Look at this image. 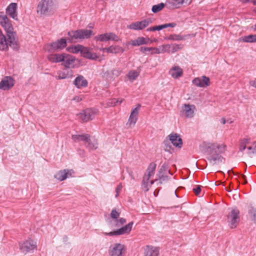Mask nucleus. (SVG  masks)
<instances>
[{
  "label": "nucleus",
  "mask_w": 256,
  "mask_h": 256,
  "mask_svg": "<svg viewBox=\"0 0 256 256\" xmlns=\"http://www.w3.org/2000/svg\"><path fill=\"white\" fill-rule=\"evenodd\" d=\"M152 22V20L148 18L140 22H136L128 26V28L134 30H142L147 27Z\"/></svg>",
  "instance_id": "nucleus-14"
},
{
  "label": "nucleus",
  "mask_w": 256,
  "mask_h": 256,
  "mask_svg": "<svg viewBox=\"0 0 256 256\" xmlns=\"http://www.w3.org/2000/svg\"><path fill=\"white\" fill-rule=\"evenodd\" d=\"M139 106H140L134 108L132 111L128 122L126 124V125L128 126V128L133 127L136 122L138 114Z\"/></svg>",
  "instance_id": "nucleus-18"
},
{
  "label": "nucleus",
  "mask_w": 256,
  "mask_h": 256,
  "mask_svg": "<svg viewBox=\"0 0 256 256\" xmlns=\"http://www.w3.org/2000/svg\"><path fill=\"white\" fill-rule=\"evenodd\" d=\"M151 49V48L141 47L140 50L141 52L148 54H150Z\"/></svg>",
  "instance_id": "nucleus-44"
},
{
  "label": "nucleus",
  "mask_w": 256,
  "mask_h": 256,
  "mask_svg": "<svg viewBox=\"0 0 256 256\" xmlns=\"http://www.w3.org/2000/svg\"><path fill=\"white\" fill-rule=\"evenodd\" d=\"M193 84L197 86L206 87L210 84V78L206 76L196 78L192 80Z\"/></svg>",
  "instance_id": "nucleus-19"
},
{
  "label": "nucleus",
  "mask_w": 256,
  "mask_h": 256,
  "mask_svg": "<svg viewBox=\"0 0 256 256\" xmlns=\"http://www.w3.org/2000/svg\"><path fill=\"white\" fill-rule=\"evenodd\" d=\"M126 222V220L124 218H121L120 219L118 222L120 224H123Z\"/></svg>",
  "instance_id": "nucleus-59"
},
{
  "label": "nucleus",
  "mask_w": 256,
  "mask_h": 256,
  "mask_svg": "<svg viewBox=\"0 0 256 256\" xmlns=\"http://www.w3.org/2000/svg\"><path fill=\"white\" fill-rule=\"evenodd\" d=\"M139 76V72L136 70H131L127 74V77L130 82H133Z\"/></svg>",
  "instance_id": "nucleus-38"
},
{
  "label": "nucleus",
  "mask_w": 256,
  "mask_h": 256,
  "mask_svg": "<svg viewBox=\"0 0 256 256\" xmlns=\"http://www.w3.org/2000/svg\"><path fill=\"white\" fill-rule=\"evenodd\" d=\"M184 46V45L183 44H177V50H179V49H182Z\"/></svg>",
  "instance_id": "nucleus-60"
},
{
  "label": "nucleus",
  "mask_w": 256,
  "mask_h": 256,
  "mask_svg": "<svg viewBox=\"0 0 256 256\" xmlns=\"http://www.w3.org/2000/svg\"><path fill=\"white\" fill-rule=\"evenodd\" d=\"M90 28H93V26H90Z\"/></svg>",
  "instance_id": "nucleus-64"
},
{
  "label": "nucleus",
  "mask_w": 256,
  "mask_h": 256,
  "mask_svg": "<svg viewBox=\"0 0 256 256\" xmlns=\"http://www.w3.org/2000/svg\"><path fill=\"white\" fill-rule=\"evenodd\" d=\"M77 116L78 118L82 120V122H87L89 121V118L87 114L86 110L77 114Z\"/></svg>",
  "instance_id": "nucleus-35"
},
{
  "label": "nucleus",
  "mask_w": 256,
  "mask_h": 256,
  "mask_svg": "<svg viewBox=\"0 0 256 256\" xmlns=\"http://www.w3.org/2000/svg\"><path fill=\"white\" fill-rule=\"evenodd\" d=\"M248 142V140L246 139L244 140L242 142H241L240 146V150L241 152H243L246 148V144Z\"/></svg>",
  "instance_id": "nucleus-42"
},
{
  "label": "nucleus",
  "mask_w": 256,
  "mask_h": 256,
  "mask_svg": "<svg viewBox=\"0 0 256 256\" xmlns=\"http://www.w3.org/2000/svg\"><path fill=\"white\" fill-rule=\"evenodd\" d=\"M193 191L196 195L198 196L201 191V186H196V188H193Z\"/></svg>",
  "instance_id": "nucleus-49"
},
{
  "label": "nucleus",
  "mask_w": 256,
  "mask_h": 256,
  "mask_svg": "<svg viewBox=\"0 0 256 256\" xmlns=\"http://www.w3.org/2000/svg\"><path fill=\"white\" fill-rule=\"evenodd\" d=\"M150 54H160L165 52H170L171 49H172V52H174V46L171 44H166L160 46L158 48H151Z\"/></svg>",
  "instance_id": "nucleus-17"
},
{
  "label": "nucleus",
  "mask_w": 256,
  "mask_h": 256,
  "mask_svg": "<svg viewBox=\"0 0 256 256\" xmlns=\"http://www.w3.org/2000/svg\"><path fill=\"white\" fill-rule=\"evenodd\" d=\"M183 39V38L182 36L177 35V40H182Z\"/></svg>",
  "instance_id": "nucleus-62"
},
{
  "label": "nucleus",
  "mask_w": 256,
  "mask_h": 256,
  "mask_svg": "<svg viewBox=\"0 0 256 256\" xmlns=\"http://www.w3.org/2000/svg\"><path fill=\"white\" fill-rule=\"evenodd\" d=\"M89 134H72V139L75 142H78L80 141L86 142V140H88Z\"/></svg>",
  "instance_id": "nucleus-32"
},
{
  "label": "nucleus",
  "mask_w": 256,
  "mask_h": 256,
  "mask_svg": "<svg viewBox=\"0 0 256 256\" xmlns=\"http://www.w3.org/2000/svg\"><path fill=\"white\" fill-rule=\"evenodd\" d=\"M176 2V0H168L167 1L166 4L170 8L172 6H174Z\"/></svg>",
  "instance_id": "nucleus-51"
},
{
  "label": "nucleus",
  "mask_w": 256,
  "mask_h": 256,
  "mask_svg": "<svg viewBox=\"0 0 256 256\" xmlns=\"http://www.w3.org/2000/svg\"><path fill=\"white\" fill-rule=\"evenodd\" d=\"M182 72V70L177 66V77L181 76Z\"/></svg>",
  "instance_id": "nucleus-52"
},
{
  "label": "nucleus",
  "mask_w": 256,
  "mask_h": 256,
  "mask_svg": "<svg viewBox=\"0 0 256 256\" xmlns=\"http://www.w3.org/2000/svg\"><path fill=\"white\" fill-rule=\"evenodd\" d=\"M240 178L243 180V184H246L247 183V181L246 180V176L244 174H241Z\"/></svg>",
  "instance_id": "nucleus-53"
},
{
  "label": "nucleus",
  "mask_w": 256,
  "mask_h": 256,
  "mask_svg": "<svg viewBox=\"0 0 256 256\" xmlns=\"http://www.w3.org/2000/svg\"><path fill=\"white\" fill-rule=\"evenodd\" d=\"M239 220V210L236 208L232 209L228 215V221L231 228L236 227Z\"/></svg>",
  "instance_id": "nucleus-9"
},
{
  "label": "nucleus",
  "mask_w": 256,
  "mask_h": 256,
  "mask_svg": "<svg viewBox=\"0 0 256 256\" xmlns=\"http://www.w3.org/2000/svg\"><path fill=\"white\" fill-rule=\"evenodd\" d=\"M156 168V164L154 162H151L147 169L146 173L143 178V186L145 190L148 191L150 186L154 184L153 178Z\"/></svg>",
  "instance_id": "nucleus-5"
},
{
  "label": "nucleus",
  "mask_w": 256,
  "mask_h": 256,
  "mask_svg": "<svg viewBox=\"0 0 256 256\" xmlns=\"http://www.w3.org/2000/svg\"><path fill=\"white\" fill-rule=\"evenodd\" d=\"M68 35L72 40H76L78 42H80L90 38L92 36L94 35V33L92 30L79 29L76 30L69 32Z\"/></svg>",
  "instance_id": "nucleus-6"
},
{
  "label": "nucleus",
  "mask_w": 256,
  "mask_h": 256,
  "mask_svg": "<svg viewBox=\"0 0 256 256\" xmlns=\"http://www.w3.org/2000/svg\"><path fill=\"white\" fill-rule=\"evenodd\" d=\"M82 100V98L79 96H76L73 98V100H74L76 102H79Z\"/></svg>",
  "instance_id": "nucleus-55"
},
{
  "label": "nucleus",
  "mask_w": 256,
  "mask_h": 256,
  "mask_svg": "<svg viewBox=\"0 0 256 256\" xmlns=\"http://www.w3.org/2000/svg\"><path fill=\"white\" fill-rule=\"evenodd\" d=\"M8 46L14 48H16V40H14V42L13 44L10 45V44L9 42V37H8V39L6 40V36L3 34L2 32L0 30V50H6Z\"/></svg>",
  "instance_id": "nucleus-16"
},
{
  "label": "nucleus",
  "mask_w": 256,
  "mask_h": 256,
  "mask_svg": "<svg viewBox=\"0 0 256 256\" xmlns=\"http://www.w3.org/2000/svg\"><path fill=\"white\" fill-rule=\"evenodd\" d=\"M88 84L87 80L81 75L77 76L74 82V84L78 88L86 87L88 86Z\"/></svg>",
  "instance_id": "nucleus-27"
},
{
  "label": "nucleus",
  "mask_w": 256,
  "mask_h": 256,
  "mask_svg": "<svg viewBox=\"0 0 256 256\" xmlns=\"http://www.w3.org/2000/svg\"><path fill=\"white\" fill-rule=\"evenodd\" d=\"M0 24L6 31L7 36L9 37V42L10 45L13 44L14 42L13 26L10 20L8 18L6 15L4 14L2 12H1L0 14Z\"/></svg>",
  "instance_id": "nucleus-3"
},
{
  "label": "nucleus",
  "mask_w": 256,
  "mask_h": 256,
  "mask_svg": "<svg viewBox=\"0 0 256 256\" xmlns=\"http://www.w3.org/2000/svg\"><path fill=\"white\" fill-rule=\"evenodd\" d=\"M66 46V41L65 38H62L45 46V49L48 52H54L62 50Z\"/></svg>",
  "instance_id": "nucleus-8"
},
{
  "label": "nucleus",
  "mask_w": 256,
  "mask_h": 256,
  "mask_svg": "<svg viewBox=\"0 0 256 256\" xmlns=\"http://www.w3.org/2000/svg\"><path fill=\"white\" fill-rule=\"evenodd\" d=\"M250 86L256 88V80H250Z\"/></svg>",
  "instance_id": "nucleus-58"
},
{
  "label": "nucleus",
  "mask_w": 256,
  "mask_h": 256,
  "mask_svg": "<svg viewBox=\"0 0 256 256\" xmlns=\"http://www.w3.org/2000/svg\"><path fill=\"white\" fill-rule=\"evenodd\" d=\"M151 42H152V41L148 38L138 37L136 39L132 40L130 44L133 46H139Z\"/></svg>",
  "instance_id": "nucleus-26"
},
{
  "label": "nucleus",
  "mask_w": 256,
  "mask_h": 256,
  "mask_svg": "<svg viewBox=\"0 0 256 256\" xmlns=\"http://www.w3.org/2000/svg\"><path fill=\"white\" fill-rule=\"evenodd\" d=\"M6 13L14 20H18L17 4L11 3L6 9Z\"/></svg>",
  "instance_id": "nucleus-20"
},
{
  "label": "nucleus",
  "mask_w": 256,
  "mask_h": 256,
  "mask_svg": "<svg viewBox=\"0 0 256 256\" xmlns=\"http://www.w3.org/2000/svg\"><path fill=\"white\" fill-rule=\"evenodd\" d=\"M192 0H177V8L190 4Z\"/></svg>",
  "instance_id": "nucleus-41"
},
{
  "label": "nucleus",
  "mask_w": 256,
  "mask_h": 256,
  "mask_svg": "<svg viewBox=\"0 0 256 256\" xmlns=\"http://www.w3.org/2000/svg\"><path fill=\"white\" fill-rule=\"evenodd\" d=\"M176 36L175 35H170L166 38H165L166 40H174Z\"/></svg>",
  "instance_id": "nucleus-54"
},
{
  "label": "nucleus",
  "mask_w": 256,
  "mask_h": 256,
  "mask_svg": "<svg viewBox=\"0 0 256 256\" xmlns=\"http://www.w3.org/2000/svg\"><path fill=\"white\" fill-rule=\"evenodd\" d=\"M165 4L164 3H160L152 6V10L154 13H157L161 11L164 7Z\"/></svg>",
  "instance_id": "nucleus-39"
},
{
  "label": "nucleus",
  "mask_w": 256,
  "mask_h": 256,
  "mask_svg": "<svg viewBox=\"0 0 256 256\" xmlns=\"http://www.w3.org/2000/svg\"><path fill=\"white\" fill-rule=\"evenodd\" d=\"M176 26L175 23H169L166 24L162 25L157 26L153 27H150L148 28L146 30L147 31H155V30H160L163 28H168L169 27L174 28Z\"/></svg>",
  "instance_id": "nucleus-31"
},
{
  "label": "nucleus",
  "mask_w": 256,
  "mask_h": 256,
  "mask_svg": "<svg viewBox=\"0 0 256 256\" xmlns=\"http://www.w3.org/2000/svg\"><path fill=\"white\" fill-rule=\"evenodd\" d=\"M248 154L250 156H252V155L256 154V142L252 144V146L248 147Z\"/></svg>",
  "instance_id": "nucleus-40"
},
{
  "label": "nucleus",
  "mask_w": 256,
  "mask_h": 256,
  "mask_svg": "<svg viewBox=\"0 0 256 256\" xmlns=\"http://www.w3.org/2000/svg\"><path fill=\"white\" fill-rule=\"evenodd\" d=\"M122 70L118 68H115L112 70L110 72H108L104 74V76L108 80H112L118 77L121 74Z\"/></svg>",
  "instance_id": "nucleus-25"
},
{
  "label": "nucleus",
  "mask_w": 256,
  "mask_h": 256,
  "mask_svg": "<svg viewBox=\"0 0 256 256\" xmlns=\"http://www.w3.org/2000/svg\"><path fill=\"white\" fill-rule=\"evenodd\" d=\"M103 52H106L108 53L118 54L122 53L124 52V50L122 47L118 46H112L108 48H105L100 49Z\"/></svg>",
  "instance_id": "nucleus-24"
},
{
  "label": "nucleus",
  "mask_w": 256,
  "mask_h": 256,
  "mask_svg": "<svg viewBox=\"0 0 256 256\" xmlns=\"http://www.w3.org/2000/svg\"><path fill=\"white\" fill-rule=\"evenodd\" d=\"M249 214L252 216V220L254 222H256V210L254 208H251L249 210Z\"/></svg>",
  "instance_id": "nucleus-43"
},
{
  "label": "nucleus",
  "mask_w": 256,
  "mask_h": 256,
  "mask_svg": "<svg viewBox=\"0 0 256 256\" xmlns=\"http://www.w3.org/2000/svg\"><path fill=\"white\" fill-rule=\"evenodd\" d=\"M72 172V170H62L55 174L54 178L60 181H62L70 176Z\"/></svg>",
  "instance_id": "nucleus-22"
},
{
  "label": "nucleus",
  "mask_w": 256,
  "mask_h": 256,
  "mask_svg": "<svg viewBox=\"0 0 256 256\" xmlns=\"http://www.w3.org/2000/svg\"><path fill=\"white\" fill-rule=\"evenodd\" d=\"M86 110L89 120H92L98 112V110L96 109L87 108Z\"/></svg>",
  "instance_id": "nucleus-37"
},
{
  "label": "nucleus",
  "mask_w": 256,
  "mask_h": 256,
  "mask_svg": "<svg viewBox=\"0 0 256 256\" xmlns=\"http://www.w3.org/2000/svg\"><path fill=\"white\" fill-rule=\"evenodd\" d=\"M122 186L121 184H120L116 187V198L118 197V196L122 189Z\"/></svg>",
  "instance_id": "nucleus-47"
},
{
  "label": "nucleus",
  "mask_w": 256,
  "mask_h": 256,
  "mask_svg": "<svg viewBox=\"0 0 256 256\" xmlns=\"http://www.w3.org/2000/svg\"><path fill=\"white\" fill-rule=\"evenodd\" d=\"M125 247L121 244H114L110 246L108 254L110 256H122L124 251Z\"/></svg>",
  "instance_id": "nucleus-10"
},
{
  "label": "nucleus",
  "mask_w": 256,
  "mask_h": 256,
  "mask_svg": "<svg viewBox=\"0 0 256 256\" xmlns=\"http://www.w3.org/2000/svg\"><path fill=\"white\" fill-rule=\"evenodd\" d=\"M119 216V213L116 210H112L110 214V216L112 218L116 219L118 218Z\"/></svg>",
  "instance_id": "nucleus-45"
},
{
  "label": "nucleus",
  "mask_w": 256,
  "mask_h": 256,
  "mask_svg": "<svg viewBox=\"0 0 256 256\" xmlns=\"http://www.w3.org/2000/svg\"><path fill=\"white\" fill-rule=\"evenodd\" d=\"M250 86L256 88V80H250Z\"/></svg>",
  "instance_id": "nucleus-57"
},
{
  "label": "nucleus",
  "mask_w": 256,
  "mask_h": 256,
  "mask_svg": "<svg viewBox=\"0 0 256 256\" xmlns=\"http://www.w3.org/2000/svg\"><path fill=\"white\" fill-rule=\"evenodd\" d=\"M87 145L86 146L90 150H96L98 147V144L97 141L94 140L92 142L90 140V136H88V140H86L85 142Z\"/></svg>",
  "instance_id": "nucleus-33"
},
{
  "label": "nucleus",
  "mask_w": 256,
  "mask_h": 256,
  "mask_svg": "<svg viewBox=\"0 0 256 256\" xmlns=\"http://www.w3.org/2000/svg\"><path fill=\"white\" fill-rule=\"evenodd\" d=\"M183 144L182 140L180 135L177 134V148H180Z\"/></svg>",
  "instance_id": "nucleus-46"
},
{
  "label": "nucleus",
  "mask_w": 256,
  "mask_h": 256,
  "mask_svg": "<svg viewBox=\"0 0 256 256\" xmlns=\"http://www.w3.org/2000/svg\"><path fill=\"white\" fill-rule=\"evenodd\" d=\"M170 74L174 78H176V66H174L170 70Z\"/></svg>",
  "instance_id": "nucleus-48"
},
{
  "label": "nucleus",
  "mask_w": 256,
  "mask_h": 256,
  "mask_svg": "<svg viewBox=\"0 0 256 256\" xmlns=\"http://www.w3.org/2000/svg\"><path fill=\"white\" fill-rule=\"evenodd\" d=\"M14 84V80L11 76H5L0 82V89L7 90L11 88Z\"/></svg>",
  "instance_id": "nucleus-15"
},
{
  "label": "nucleus",
  "mask_w": 256,
  "mask_h": 256,
  "mask_svg": "<svg viewBox=\"0 0 256 256\" xmlns=\"http://www.w3.org/2000/svg\"><path fill=\"white\" fill-rule=\"evenodd\" d=\"M76 58L72 55L64 54L62 65L66 68H74Z\"/></svg>",
  "instance_id": "nucleus-21"
},
{
  "label": "nucleus",
  "mask_w": 256,
  "mask_h": 256,
  "mask_svg": "<svg viewBox=\"0 0 256 256\" xmlns=\"http://www.w3.org/2000/svg\"><path fill=\"white\" fill-rule=\"evenodd\" d=\"M242 40L246 42H256V34H250L244 36L241 38Z\"/></svg>",
  "instance_id": "nucleus-36"
},
{
  "label": "nucleus",
  "mask_w": 256,
  "mask_h": 256,
  "mask_svg": "<svg viewBox=\"0 0 256 256\" xmlns=\"http://www.w3.org/2000/svg\"><path fill=\"white\" fill-rule=\"evenodd\" d=\"M219 148L220 146L216 144H212L208 146L206 150L207 158L212 165L222 162L223 158L220 155V152L217 151V149Z\"/></svg>",
  "instance_id": "nucleus-2"
},
{
  "label": "nucleus",
  "mask_w": 256,
  "mask_h": 256,
  "mask_svg": "<svg viewBox=\"0 0 256 256\" xmlns=\"http://www.w3.org/2000/svg\"><path fill=\"white\" fill-rule=\"evenodd\" d=\"M134 224L133 222H129L128 224L120 228L118 230L111 232L108 233L106 232L105 235L112 236H118L122 235L124 234H128L132 230V226Z\"/></svg>",
  "instance_id": "nucleus-11"
},
{
  "label": "nucleus",
  "mask_w": 256,
  "mask_h": 256,
  "mask_svg": "<svg viewBox=\"0 0 256 256\" xmlns=\"http://www.w3.org/2000/svg\"><path fill=\"white\" fill-rule=\"evenodd\" d=\"M159 249L157 247L147 246L145 250V256H158Z\"/></svg>",
  "instance_id": "nucleus-30"
},
{
  "label": "nucleus",
  "mask_w": 256,
  "mask_h": 256,
  "mask_svg": "<svg viewBox=\"0 0 256 256\" xmlns=\"http://www.w3.org/2000/svg\"><path fill=\"white\" fill-rule=\"evenodd\" d=\"M162 148L164 151L170 154L174 152L176 148V133L172 132L162 142Z\"/></svg>",
  "instance_id": "nucleus-7"
},
{
  "label": "nucleus",
  "mask_w": 256,
  "mask_h": 256,
  "mask_svg": "<svg viewBox=\"0 0 256 256\" xmlns=\"http://www.w3.org/2000/svg\"><path fill=\"white\" fill-rule=\"evenodd\" d=\"M216 144L218 146H220V148L217 149V151L218 152H220V153H221L225 150L226 147V145H224V144L220 145V144Z\"/></svg>",
  "instance_id": "nucleus-50"
},
{
  "label": "nucleus",
  "mask_w": 256,
  "mask_h": 256,
  "mask_svg": "<svg viewBox=\"0 0 256 256\" xmlns=\"http://www.w3.org/2000/svg\"><path fill=\"white\" fill-rule=\"evenodd\" d=\"M21 251L24 253H27L32 250L36 249V242L32 240H26V242L22 243L20 245Z\"/></svg>",
  "instance_id": "nucleus-13"
},
{
  "label": "nucleus",
  "mask_w": 256,
  "mask_h": 256,
  "mask_svg": "<svg viewBox=\"0 0 256 256\" xmlns=\"http://www.w3.org/2000/svg\"><path fill=\"white\" fill-rule=\"evenodd\" d=\"M57 75L56 78L57 80H62L69 78L72 76V71L71 70H58L56 72Z\"/></svg>",
  "instance_id": "nucleus-28"
},
{
  "label": "nucleus",
  "mask_w": 256,
  "mask_h": 256,
  "mask_svg": "<svg viewBox=\"0 0 256 256\" xmlns=\"http://www.w3.org/2000/svg\"><path fill=\"white\" fill-rule=\"evenodd\" d=\"M94 40L100 42H106L109 40L117 42L120 38L114 33L108 32L98 35L94 37Z\"/></svg>",
  "instance_id": "nucleus-12"
},
{
  "label": "nucleus",
  "mask_w": 256,
  "mask_h": 256,
  "mask_svg": "<svg viewBox=\"0 0 256 256\" xmlns=\"http://www.w3.org/2000/svg\"><path fill=\"white\" fill-rule=\"evenodd\" d=\"M56 4L54 0H42L37 7V13L40 16H48L54 14Z\"/></svg>",
  "instance_id": "nucleus-1"
},
{
  "label": "nucleus",
  "mask_w": 256,
  "mask_h": 256,
  "mask_svg": "<svg viewBox=\"0 0 256 256\" xmlns=\"http://www.w3.org/2000/svg\"><path fill=\"white\" fill-rule=\"evenodd\" d=\"M220 184V181H218L216 182L214 184V186H218Z\"/></svg>",
  "instance_id": "nucleus-63"
},
{
  "label": "nucleus",
  "mask_w": 256,
  "mask_h": 256,
  "mask_svg": "<svg viewBox=\"0 0 256 256\" xmlns=\"http://www.w3.org/2000/svg\"><path fill=\"white\" fill-rule=\"evenodd\" d=\"M67 50L74 54L80 52L82 56L90 60H95L98 58L96 53L92 52L88 48L80 44L68 48Z\"/></svg>",
  "instance_id": "nucleus-4"
},
{
  "label": "nucleus",
  "mask_w": 256,
  "mask_h": 256,
  "mask_svg": "<svg viewBox=\"0 0 256 256\" xmlns=\"http://www.w3.org/2000/svg\"><path fill=\"white\" fill-rule=\"evenodd\" d=\"M123 101L122 98L120 99H116L112 98L108 100V101L106 102V106L110 107L114 106H116L117 104H120Z\"/></svg>",
  "instance_id": "nucleus-34"
},
{
  "label": "nucleus",
  "mask_w": 256,
  "mask_h": 256,
  "mask_svg": "<svg viewBox=\"0 0 256 256\" xmlns=\"http://www.w3.org/2000/svg\"><path fill=\"white\" fill-rule=\"evenodd\" d=\"M64 54H50L48 56V60L52 62H62L64 58Z\"/></svg>",
  "instance_id": "nucleus-29"
},
{
  "label": "nucleus",
  "mask_w": 256,
  "mask_h": 256,
  "mask_svg": "<svg viewBox=\"0 0 256 256\" xmlns=\"http://www.w3.org/2000/svg\"><path fill=\"white\" fill-rule=\"evenodd\" d=\"M196 107L194 105L184 104L183 108V114L188 118H192L194 115Z\"/></svg>",
  "instance_id": "nucleus-23"
},
{
  "label": "nucleus",
  "mask_w": 256,
  "mask_h": 256,
  "mask_svg": "<svg viewBox=\"0 0 256 256\" xmlns=\"http://www.w3.org/2000/svg\"><path fill=\"white\" fill-rule=\"evenodd\" d=\"M250 86L256 88V80H250Z\"/></svg>",
  "instance_id": "nucleus-56"
},
{
  "label": "nucleus",
  "mask_w": 256,
  "mask_h": 256,
  "mask_svg": "<svg viewBox=\"0 0 256 256\" xmlns=\"http://www.w3.org/2000/svg\"><path fill=\"white\" fill-rule=\"evenodd\" d=\"M220 122L222 124H225V123H226V120H225V118H222L221 120H220Z\"/></svg>",
  "instance_id": "nucleus-61"
}]
</instances>
